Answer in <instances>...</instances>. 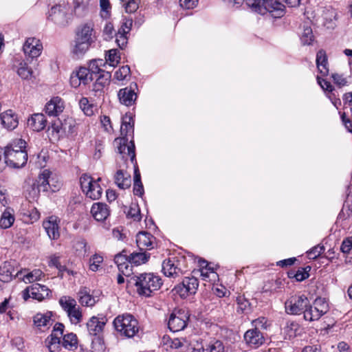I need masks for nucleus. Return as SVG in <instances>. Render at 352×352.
Here are the masks:
<instances>
[{
    "label": "nucleus",
    "mask_w": 352,
    "mask_h": 352,
    "mask_svg": "<svg viewBox=\"0 0 352 352\" xmlns=\"http://www.w3.org/2000/svg\"><path fill=\"white\" fill-rule=\"evenodd\" d=\"M309 266L305 268H300L296 272H289V277H294L297 281H302L309 277Z\"/></svg>",
    "instance_id": "44"
},
{
    "label": "nucleus",
    "mask_w": 352,
    "mask_h": 352,
    "mask_svg": "<svg viewBox=\"0 0 352 352\" xmlns=\"http://www.w3.org/2000/svg\"><path fill=\"white\" fill-rule=\"evenodd\" d=\"M118 96L120 103L128 107L133 105L137 98V94L132 85L120 89Z\"/></svg>",
    "instance_id": "17"
},
{
    "label": "nucleus",
    "mask_w": 352,
    "mask_h": 352,
    "mask_svg": "<svg viewBox=\"0 0 352 352\" xmlns=\"http://www.w3.org/2000/svg\"><path fill=\"white\" fill-rule=\"evenodd\" d=\"M70 11L68 3H58L52 7L48 18L56 25L64 27L69 23Z\"/></svg>",
    "instance_id": "7"
},
{
    "label": "nucleus",
    "mask_w": 352,
    "mask_h": 352,
    "mask_svg": "<svg viewBox=\"0 0 352 352\" xmlns=\"http://www.w3.org/2000/svg\"><path fill=\"white\" fill-rule=\"evenodd\" d=\"M61 186L62 183L56 174L50 171V176L49 178V190L56 192L60 188Z\"/></svg>",
    "instance_id": "45"
},
{
    "label": "nucleus",
    "mask_w": 352,
    "mask_h": 352,
    "mask_svg": "<svg viewBox=\"0 0 352 352\" xmlns=\"http://www.w3.org/2000/svg\"><path fill=\"white\" fill-rule=\"evenodd\" d=\"M151 254L146 252H133L129 256L131 263L135 265L145 263L148 261Z\"/></svg>",
    "instance_id": "33"
},
{
    "label": "nucleus",
    "mask_w": 352,
    "mask_h": 352,
    "mask_svg": "<svg viewBox=\"0 0 352 352\" xmlns=\"http://www.w3.org/2000/svg\"><path fill=\"white\" fill-rule=\"evenodd\" d=\"M324 250L323 245H318L307 252V256L310 259L317 258Z\"/></svg>",
    "instance_id": "58"
},
{
    "label": "nucleus",
    "mask_w": 352,
    "mask_h": 352,
    "mask_svg": "<svg viewBox=\"0 0 352 352\" xmlns=\"http://www.w3.org/2000/svg\"><path fill=\"white\" fill-rule=\"evenodd\" d=\"M75 73L80 78V80L82 81L83 85L89 84L94 79L91 74L89 72V70L86 67H80L79 69Z\"/></svg>",
    "instance_id": "38"
},
{
    "label": "nucleus",
    "mask_w": 352,
    "mask_h": 352,
    "mask_svg": "<svg viewBox=\"0 0 352 352\" xmlns=\"http://www.w3.org/2000/svg\"><path fill=\"white\" fill-rule=\"evenodd\" d=\"M190 342L186 338H177V350L181 349V352L187 351L189 349Z\"/></svg>",
    "instance_id": "62"
},
{
    "label": "nucleus",
    "mask_w": 352,
    "mask_h": 352,
    "mask_svg": "<svg viewBox=\"0 0 352 352\" xmlns=\"http://www.w3.org/2000/svg\"><path fill=\"white\" fill-rule=\"evenodd\" d=\"M14 267L10 262H4L0 267V280L3 283H8L12 280L13 277L19 276L22 272H17L14 274Z\"/></svg>",
    "instance_id": "19"
},
{
    "label": "nucleus",
    "mask_w": 352,
    "mask_h": 352,
    "mask_svg": "<svg viewBox=\"0 0 352 352\" xmlns=\"http://www.w3.org/2000/svg\"><path fill=\"white\" fill-rule=\"evenodd\" d=\"M51 290L45 285L39 283H34L23 291V298L27 300L29 298L42 301L48 298Z\"/></svg>",
    "instance_id": "9"
},
{
    "label": "nucleus",
    "mask_w": 352,
    "mask_h": 352,
    "mask_svg": "<svg viewBox=\"0 0 352 352\" xmlns=\"http://www.w3.org/2000/svg\"><path fill=\"white\" fill-rule=\"evenodd\" d=\"M26 142L22 139L14 140L10 144L5 148L4 151H26Z\"/></svg>",
    "instance_id": "39"
},
{
    "label": "nucleus",
    "mask_w": 352,
    "mask_h": 352,
    "mask_svg": "<svg viewBox=\"0 0 352 352\" xmlns=\"http://www.w3.org/2000/svg\"><path fill=\"white\" fill-rule=\"evenodd\" d=\"M46 123L47 120L43 113H35L28 120V126L35 131L43 130Z\"/></svg>",
    "instance_id": "21"
},
{
    "label": "nucleus",
    "mask_w": 352,
    "mask_h": 352,
    "mask_svg": "<svg viewBox=\"0 0 352 352\" xmlns=\"http://www.w3.org/2000/svg\"><path fill=\"white\" fill-rule=\"evenodd\" d=\"M113 326L120 336L126 338H133L140 331L138 320L131 314L118 315L113 320Z\"/></svg>",
    "instance_id": "5"
},
{
    "label": "nucleus",
    "mask_w": 352,
    "mask_h": 352,
    "mask_svg": "<svg viewBox=\"0 0 352 352\" xmlns=\"http://www.w3.org/2000/svg\"><path fill=\"white\" fill-rule=\"evenodd\" d=\"M300 41L304 45H310L312 44L314 41V35L312 29L309 26H304Z\"/></svg>",
    "instance_id": "41"
},
{
    "label": "nucleus",
    "mask_w": 352,
    "mask_h": 352,
    "mask_svg": "<svg viewBox=\"0 0 352 352\" xmlns=\"http://www.w3.org/2000/svg\"><path fill=\"white\" fill-rule=\"evenodd\" d=\"M120 60L119 52L116 49H112L108 51L106 55V61L109 63L111 66H116Z\"/></svg>",
    "instance_id": "43"
},
{
    "label": "nucleus",
    "mask_w": 352,
    "mask_h": 352,
    "mask_svg": "<svg viewBox=\"0 0 352 352\" xmlns=\"http://www.w3.org/2000/svg\"><path fill=\"white\" fill-rule=\"evenodd\" d=\"M175 338H172L168 334H165L162 337V346L167 351H171L175 349Z\"/></svg>",
    "instance_id": "50"
},
{
    "label": "nucleus",
    "mask_w": 352,
    "mask_h": 352,
    "mask_svg": "<svg viewBox=\"0 0 352 352\" xmlns=\"http://www.w3.org/2000/svg\"><path fill=\"white\" fill-rule=\"evenodd\" d=\"M0 120L1 125L8 130H12L18 125L16 116L14 115L12 110H8L1 113Z\"/></svg>",
    "instance_id": "20"
},
{
    "label": "nucleus",
    "mask_w": 352,
    "mask_h": 352,
    "mask_svg": "<svg viewBox=\"0 0 352 352\" xmlns=\"http://www.w3.org/2000/svg\"><path fill=\"white\" fill-rule=\"evenodd\" d=\"M79 106L84 113L87 116H91L96 110V107L89 101L87 98L83 97L79 101Z\"/></svg>",
    "instance_id": "32"
},
{
    "label": "nucleus",
    "mask_w": 352,
    "mask_h": 352,
    "mask_svg": "<svg viewBox=\"0 0 352 352\" xmlns=\"http://www.w3.org/2000/svg\"><path fill=\"white\" fill-rule=\"evenodd\" d=\"M96 39L94 25L87 23L79 25L75 32L72 53L76 57L82 56Z\"/></svg>",
    "instance_id": "2"
},
{
    "label": "nucleus",
    "mask_w": 352,
    "mask_h": 352,
    "mask_svg": "<svg viewBox=\"0 0 352 352\" xmlns=\"http://www.w3.org/2000/svg\"><path fill=\"white\" fill-rule=\"evenodd\" d=\"M60 219L54 215L50 216L43 221V226L50 239L56 240L60 236Z\"/></svg>",
    "instance_id": "13"
},
{
    "label": "nucleus",
    "mask_w": 352,
    "mask_h": 352,
    "mask_svg": "<svg viewBox=\"0 0 352 352\" xmlns=\"http://www.w3.org/2000/svg\"><path fill=\"white\" fill-rule=\"evenodd\" d=\"M352 248V238H347L343 241L340 250L343 253H349Z\"/></svg>",
    "instance_id": "64"
},
{
    "label": "nucleus",
    "mask_w": 352,
    "mask_h": 352,
    "mask_svg": "<svg viewBox=\"0 0 352 352\" xmlns=\"http://www.w3.org/2000/svg\"><path fill=\"white\" fill-rule=\"evenodd\" d=\"M207 350L208 352H224L225 346L222 341L214 340L207 345Z\"/></svg>",
    "instance_id": "49"
},
{
    "label": "nucleus",
    "mask_w": 352,
    "mask_h": 352,
    "mask_svg": "<svg viewBox=\"0 0 352 352\" xmlns=\"http://www.w3.org/2000/svg\"><path fill=\"white\" fill-rule=\"evenodd\" d=\"M59 303L66 313H68L77 306L76 301L69 296H62L59 300Z\"/></svg>",
    "instance_id": "36"
},
{
    "label": "nucleus",
    "mask_w": 352,
    "mask_h": 352,
    "mask_svg": "<svg viewBox=\"0 0 352 352\" xmlns=\"http://www.w3.org/2000/svg\"><path fill=\"white\" fill-rule=\"evenodd\" d=\"M100 181V178H98L97 180L94 182V183L91 185V188L87 190L86 192V196L92 200L99 199L102 194V188L98 184V182Z\"/></svg>",
    "instance_id": "31"
},
{
    "label": "nucleus",
    "mask_w": 352,
    "mask_h": 352,
    "mask_svg": "<svg viewBox=\"0 0 352 352\" xmlns=\"http://www.w3.org/2000/svg\"><path fill=\"white\" fill-rule=\"evenodd\" d=\"M106 322L107 319L104 317L93 316L87 322L89 334L94 337L92 340V349L98 352L104 351L105 348L102 333Z\"/></svg>",
    "instance_id": "6"
},
{
    "label": "nucleus",
    "mask_w": 352,
    "mask_h": 352,
    "mask_svg": "<svg viewBox=\"0 0 352 352\" xmlns=\"http://www.w3.org/2000/svg\"><path fill=\"white\" fill-rule=\"evenodd\" d=\"M131 264L133 263L129 259L127 262L122 264L121 266L118 267L120 272L125 276H129L132 274Z\"/></svg>",
    "instance_id": "59"
},
{
    "label": "nucleus",
    "mask_w": 352,
    "mask_h": 352,
    "mask_svg": "<svg viewBox=\"0 0 352 352\" xmlns=\"http://www.w3.org/2000/svg\"><path fill=\"white\" fill-rule=\"evenodd\" d=\"M309 300L305 295L292 296L285 302V311L289 314L297 315L304 314L305 309L308 307Z\"/></svg>",
    "instance_id": "8"
},
{
    "label": "nucleus",
    "mask_w": 352,
    "mask_h": 352,
    "mask_svg": "<svg viewBox=\"0 0 352 352\" xmlns=\"http://www.w3.org/2000/svg\"><path fill=\"white\" fill-rule=\"evenodd\" d=\"M244 340L250 347L257 348L265 342L263 333L256 329L248 330L244 334Z\"/></svg>",
    "instance_id": "14"
},
{
    "label": "nucleus",
    "mask_w": 352,
    "mask_h": 352,
    "mask_svg": "<svg viewBox=\"0 0 352 352\" xmlns=\"http://www.w3.org/2000/svg\"><path fill=\"white\" fill-rule=\"evenodd\" d=\"M267 319L265 317H259L256 320H254L252 322V325L254 327V329H258L259 327L263 329L267 328Z\"/></svg>",
    "instance_id": "63"
},
{
    "label": "nucleus",
    "mask_w": 352,
    "mask_h": 352,
    "mask_svg": "<svg viewBox=\"0 0 352 352\" xmlns=\"http://www.w3.org/2000/svg\"><path fill=\"white\" fill-rule=\"evenodd\" d=\"M314 306L318 309L322 316L329 310L328 304L322 298H316L314 302Z\"/></svg>",
    "instance_id": "52"
},
{
    "label": "nucleus",
    "mask_w": 352,
    "mask_h": 352,
    "mask_svg": "<svg viewBox=\"0 0 352 352\" xmlns=\"http://www.w3.org/2000/svg\"><path fill=\"white\" fill-rule=\"evenodd\" d=\"M235 4L243 1L256 12L262 15L269 12L274 18H280L284 14V5L277 0H229Z\"/></svg>",
    "instance_id": "4"
},
{
    "label": "nucleus",
    "mask_w": 352,
    "mask_h": 352,
    "mask_svg": "<svg viewBox=\"0 0 352 352\" xmlns=\"http://www.w3.org/2000/svg\"><path fill=\"white\" fill-rule=\"evenodd\" d=\"M125 212L127 217L132 219L134 221H140L142 219L140 209L137 204H131Z\"/></svg>",
    "instance_id": "37"
},
{
    "label": "nucleus",
    "mask_w": 352,
    "mask_h": 352,
    "mask_svg": "<svg viewBox=\"0 0 352 352\" xmlns=\"http://www.w3.org/2000/svg\"><path fill=\"white\" fill-rule=\"evenodd\" d=\"M23 50L25 54L30 58H37L41 54L43 45L38 39L31 37L27 38L23 46Z\"/></svg>",
    "instance_id": "12"
},
{
    "label": "nucleus",
    "mask_w": 352,
    "mask_h": 352,
    "mask_svg": "<svg viewBox=\"0 0 352 352\" xmlns=\"http://www.w3.org/2000/svg\"><path fill=\"white\" fill-rule=\"evenodd\" d=\"M128 283L136 287L138 294L146 297L158 290L162 285V280L159 276L153 273H142L139 276H134L128 280Z\"/></svg>",
    "instance_id": "3"
},
{
    "label": "nucleus",
    "mask_w": 352,
    "mask_h": 352,
    "mask_svg": "<svg viewBox=\"0 0 352 352\" xmlns=\"http://www.w3.org/2000/svg\"><path fill=\"white\" fill-rule=\"evenodd\" d=\"M127 33L118 31L116 34V42L120 49H124L128 43V38L126 36Z\"/></svg>",
    "instance_id": "57"
},
{
    "label": "nucleus",
    "mask_w": 352,
    "mask_h": 352,
    "mask_svg": "<svg viewBox=\"0 0 352 352\" xmlns=\"http://www.w3.org/2000/svg\"><path fill=\"white\" fill-rule=\"evenodd\" d=\"M176 257L172 256L165 259L162 263V272L167 277H173L176 274Z\"/></svg>",
    "instance_id": "27"
},
{
    "label": "nucleus",
    "mask_w": 352,
    "mask_h": 352,
    "mask_svg": "<svg viewBox=\"0 0 352 352\" xmlns=\"http://www.w3.org/2000/svg\"><path fill=\"white\" fill-rule=\"evenodd\" d=\"M198 3V0H179V5L183 9H192Z\"/></svg>",
    "instance_id": "61"
},
{
    "label": "nucleus",
    "mask_w": 352,
    "mask_h": 352,
    "mask_svg": "<svg viewBox=\"0 0 352 352\" xmlns=\"http://www.w3.org/2000/svg\"><path fill=\"white\" fill-rule=\"evenodd\" d=\"M198 285V280L195 277H185L182 282L177 285V294L182 298H186L188 295H193L196 293Z\"/></svg>",
    "instance_id": "11"
},
{
    "label": "nucleus",
    "mask_w": 352,
    "mask_h": 352,
    "mask_svg": "<svg viewBox=\"0 0 352 352\" xmlns=\"http://www.w3.org/2000/svg\"><path fill=\"white\" fill-rule=\"evenodd\" d=\"M94 180L90 175L87 174H83L80 178V183L81 188L85 194L87 192V190L91 188V185L94 183Z\"/></svg>",
    "instance_id": "47"
},
{
    "label": "nucleus",
    "mask_w": 352,
    "mask_h": 352,
    "mask_svg": "<svg viewBox=\"0 0 352 352\" xmlns=\"http://www.w3.org/2000/svg\"><path fill=\"white\" fill-rule=\"evenodd\" d=\"M115 182L120 189H127L131 186V175L122 170H118L114 177Z\"/></svg>",
    "instance_id": "23"
},
{
    "label": "nucleus",
    "mask_w": 352,
    "mask_h": 352,
    "mask_svg": "<svg viewBox=\"0 0 352 352\" xmlns=\"http://www.w3.org/2000/svg\"><path fill=\"white\" fill-rule=\"evenodd\" d=\"M65 108L64 102L58 96H54L49 100L45 107V113L50 116H58Z\"/></svg>",
    "instance_id": "16"
},
{
    "label": "nucleus",
    "mask_w": 352,
    "mask_h": 352,
    "mask_svg": "<svg viewBox=\"0 0 352 352\" xmlns=\"http://www.w3.org/2000/svg\"><path fill=\"white\" fill-rule=\"evenodd\" d=\"M73 247L78 256L85 257L87 255L89 248L85 239L82 238L76 239Z\"/></svg>",
    "instance_id": "30"
},
{
    "label": "nucleus",
    "mask_w": 352,
    "mask_h": 352,
    "mask_svg": "<svg viewBox=\"0 0 352 352\" xmlns=\"http://www.w3.org/2000/svg\"><path fill=\"white\" fill-rule=\"evenodd\" d=\"M61 343L65 349L74 351L78 347L77 336L73 333L65 334L63 338Z\"/></svg>",
    "instance_id": "29"
},
{
    "label": "nucleus",
    "mask_w": 352,
    "mask_h": 352,
    "mask_svg": "<svg viewBox=\"0 0 352 352\" xmlns=\"http://www.w3.org/2000/svg\"><path fill=\"white\" fill-rule=\"evenodd\" d=\"M102 261V256L98 254H94L89 260V269L93 272H96Z\"/></svg>",
    "instance_id": "54"
},
{
    "label": "nucleus",
    "mask_w": 352,
    "mask_h": 352,
    "mask_svg": "<svg viewBox=\"0 0 352 352\" xmlns=\"http://www.w3.org/2000/svg\"><path fill=\"white\" fill-rule=\"evenodd\" d=\"M132 24H133V19H131V18H129V19L125 18L123 20L122 25L120 28V29L118 30V31L128 34L129 32V31L131 30V29Z\"/></svg>",
    "instance_id": "60"
},
{
    "label": "nucleus",
    "mask_w": 352,
    "mask_h": 352,
    "mask_svg": "<svg viewBox=\"0 0 352 352\" xmlns=\"http://www.w3.org/2000/svg\"><path fill=\"white\" fill-rule=\"evenodd\" d=\"M111 74L109 72H102L98 74L96 82L93 85V91L95 92L101 91L104 87L110 82Z\"/></svg>",
    "instance_id": "26"
},
{
    "label": "nucleus",
    "mask_w": 352,
    "mask_h": 352,
    "mask_svg": "<svg viewBox=\"0 0 352 352\" xmlns=\"http://www.w3.org/2000/svg\"><path fill=\"white\" fill-rule=\"evenodd\" d=\"M14 221V210L11 207H6L0 217V228L8 229L13 225Z\"/></svg>",
    "instance_id": "22"
},
{
    "label": "nucleus",
    "mask_w": 352,
    "mask_h": 352,
    "mask_svg": "<svg viewBox=\"0 0 352 352\" xmlns=\"http://www.w3.org/2000/svg\"><path fill=\"white\" fill-rule=\"evenodd\" d=\"M17 74L19 76H21L23 79H28L31 76L32 74V71L26 63H20L19 68L17 69Z\"/></svg>",
    "instance_id": "51"
},
{
    "label": "nucleus",
    "mask_w": 352,
    "mask_h": 352,
    "mask_svg": "<svg viewBox=\"0 0 352 352\" xmlns=\"http://www.w3.org/2000/svg\"><path fill=\"white\" fill-rule=\"evenodd\" d=\"M316 65L319 72L322 76H326L329 73L328 59L326 52L324 50H320L316 54Z\"/></svg>",
    "instance_id": "25"
},
{
    "label": "nucleus",
    "mask_w": 352,
    "mask_h": 352,
    "mask_svg": "<svg viewBox=\"0 0 352 352\" xmlns=\"http://www.w3.org/2000/svg\"><path fill=\"white\" fill-rule=\"evenodd\" d=\"M136 243L140 250H151L157 245L155 237L146 231L140 232L137 234Z\"/></svg>",
    "instance_id": "15"
},
{
    "label": "nucleus",
    "mask_w": 352,
    "mask_h": 352,
    "mask_svg": "<svg viewBox=\"0 0 352 352\" xmlns=\"http://www.w3.org/2000/svg\"><path fill=\"white\" fill-rule=\"evenodd\" d=\"M91 212L94 219L98 221L105 220L110 214L108 206L100 202L95 203L92 205Z\"/></svg>",
    "instance_id": "18"
},
{
    "label": "nucleus",
    "mask_w": 352,
    "mask_h": 352,
    "mask_svg": "<svg viewBox=\"0 0 352 352\" xmlns=\"http://www.w3.org/2000/svg\"><path fill=\"white\" fill-rule=\"evenodd\" d=\"M104 65V63L102 59H94L89 62V67L87 69L89 70V72L92 76L94 74H100L102 72H105L100 69V67Z\"/></svg>",
    "instance_id": "40"
},
{
    "label": "nucleus",
    "mask_w": 352,
    "mask_h": 352,
    "mask_svg": "<svg viewBox=\"0 0 352 352\" xmlns=\"http://www.w3.org/2000/svg\"><path fill=\"white\" fill-rule=\"evenodd\" d=\"M3 154L6 164L11 167L21 168L27 163V151H4Z\"/></svg>",
    "instance_id": "10"
},
{
    "label": "nucleus",
    "mask_w": 352,
    "mask_h": 352,
    "mask_svg": "<svg viewBox=\"0 0 352 352\" xmlns=\"http://www.w3.org/2000/svg\"><path fill=\"white\" fill-rule=\"evenodd\" d=\"M33 322L34 324L38 329L47 327L51 322V313H38L34 316Z\"/></svg>",
    "instance_id": "28"
},
{
    "label": "nucleus",
    "mask_w": 352,
    "mask_h": 352,
    "mask_svg": "<svg viewBox=\"0 0 352 352\" xmlns=\"http://www.w3.org/2000/svg\"><path fill=\"white\" fill-rule=\"evenodd\" d=\"M321 316V314L319 312L318 309L316 308L314 306H311L310 305H308V307L306 308L304 311V318L308 321H314L319 320Z\"/></svg>",
    "instance_id": "34"
},
{
    "label": "nucleus",
    "mask_w": 352,
    "mask_h": 352,
    "mask_svg": "<svg viewBox=\"0 0 352 352\" xmlns=\"http://www.w3.org/2000/svg\"><path fill=\"white\" fill-rule=\"evenodd\" d=\"M79 302L83 306L91 307L96 303L95 298L85 291H80Z\"/></svg>",
    "instance_id": "42"
},
{
    "label": "nucleus",
    "mask_w": 352,
    "mask_h": 352,
    "mask_svg": "<svg viewBox=\"0 0 352 352\" xmlns=\"http://www.w3.org/2000/svg\"><path fill=\"white\" fill-rule=\"evenodd\" d=\"M122 3V6L124 7L125 11L127 13H133L139 8V3L136 0H125V1Z\"/></svg>",
    "instance_id": "55"
},
{
    "label": "nucleus",
    "mask_w": 352,
    "mask_h": 352,
    "mask_svg": "<svg viewBox=\"0 0 352 352\" xmlns=\"http://www.w3.org/2000/svg\"><path fill=\"white\" fill-rule=\"evenodd\" d=\"M236 302L238 304V309H240L242 313L248 312L250 310V303L243 296H238Z\"/></svg>",
    "instance_id": "56"
},
{
    "label": "nucleus",
    "mask_w": 352,
    "mask_h": 352,
    "mask_svg": "<svg viewBox=\"0 0 352 352\" xmlns=\"http://www.w3.org/2000/svg\"><path fill=\"white\" fill-rule=\"evenodd\" d=\"M43 276V272L41 270L36 269L24 275L22 278V280L25 283H31L37 280H40Z\"/></svg>",
    "instance_id": "35"
},
{
    "label": "nucleus",
    "mask_w": 352,
    "mask_h": 352,
    "mask_svg": "<svg viewBox=\"0 0 352 352\" xmlns=\"http://www.w3.org/2000/svg\"><path fill=\"white\" fill-rule=\"evenodd\" d=\"M130 72V67L128 65H124L115 72L114 77L118 80H123L129 76Z\"/></svg>",
    "instance_id": "53"
},
{
    "label": "nucleus",
    "mask_w": 352,
    "mask_h": 352,
    "mask_svg": "<svg viewBox=\"0 0 352 352\" xmlns=\"http://www.w3.org/2000/svg\"><path fill=\"white\" fill-rule=\"evenodd\" d=\"M69 320L72 324H78L82 320V313L80 310V307L76 306L74 309H72L70 311L67 313Z\"/></svg>",
    "instance_id": "48"
},
{
    "label": "nucleus",
    "mask_w": 352,
    "mask_h": 352,
    "mask_svg": "<svg viewBox=\"0 0 352 352\" xmlns=\"http://www.w3.org/2000/svg\"><path fill=\"white\" fill-rule=\"evenodd\" d=\"M177 331L180 330H183L187 326L188 322L189 320V314L188 313H185L184 311H177Z\"/></svg>",
    "instance_id": "46"
},
{
    "label": "nucleus",
    "mask_w": 352,
    "mask_h": 352,
    "mask_svg": "<svg viewBox=\"0 0 352 352\" xmlns=\"http://www.w3.org/2000/svg\"><path fill=\"white\" fill-rule=\"evenodd\" d=\"M134 120L133 117L126 114L122 118L120 133L122 137L115 139L114 144L122 159L130 157L131 162L135 158V144L133 141Z\"/></svg>",
    "instance_id": "1"
},
{
    "label": "nucleus",
    "mask_w": 352,
    "mask_h": 352,
    "mask_svg": "<svg viewBox=\"0 0 352 352\" xmlns=\"http://www.w3.org/2000/svg\"><path fill=\"white\" fill-rule=\"evenodd\" d=\"M50 176V170L48 169L43 170L38 175L36 179L37 191L33 188L35 193L38 194L39 191L43 190L47 192L49 190V178Z\"/></svg>",
    "instance_id": "24"
}]
</instances>
